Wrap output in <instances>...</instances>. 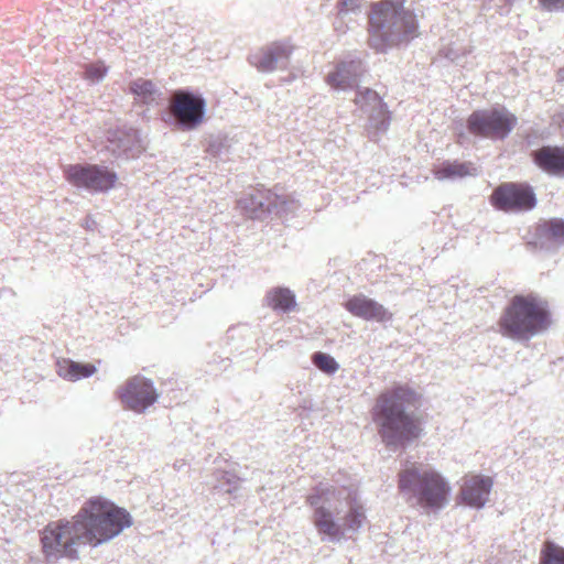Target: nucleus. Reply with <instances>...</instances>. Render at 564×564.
Here are the masks:
<instances>
[{"instance_id":"nucleus-1","label":"nucleus","mask_w":564,"mask_h":564,"mask_svg":"<svg viewBox=\"0 0 564 564\" xmlns=\"http://www.w3.org/2000/svg\"><path fill=\"white\" fill-rule=\"evenodd\" d=\"M417 397L406 384H397L378 395L372 409L373 422L389 449L404 448L420 437V420L409 410L415 405Z\"/></svg>"},{"instance_id":"nucleus-2","label":"nucleus","mask_w":564,"mask_h":564,"mask_svg":"<svg viewBox=\"0 0 564 564\" xmlns=\"http://www.w3.org/2000/svg\"><path fill=\"white\" fill-rule=\"evenodd\" d=\"M406 0H379L369 4V45L378 53L409 43L419 36V21Z\"/></svg>"},{"instance_id":"nucleus-3","label":"nucleus","mask_w":564,"mask_h":564,"mask_svg":"<svg viewBox=\"0 0 564 564\" xmlns=\"http://www.w3.org/2000/svg\"><path fill=\"white\" fill-rule=\"evenodd\" d=\"M131 525L132 517L126 509L104 497H91L73 517V545L82 542L99 546Z\"/></svg>"},{"instance_id":"nucleus-4","label":"nucleus","mask_w":564,"mask_h":564,"mask_svg":"<svg viewBox=\"0 0 564 564\" xmlns=\"http://www.w3.org/2000/svg\"><path fill=\"white\" fill-rule=\"evenodd\" d=\"M325 491L318 488L315 494L307 496V503L315 508L312 521L322 541L341 543L360 531L366 521L365 509L348 494L334 513L325 506H319Z\"/></svg>"},{"instance_id":"nucleus-5","label":"nucleus","mask_w":564,"mask_h":564,"mask_svg":"<svg viewBox=\"0 0 564 564\" xmlns=\"http://www.w3.org/2000/svg\"><path fill=\"white\" fill-rule=\"evenodd\" d=\"M550 325L547 303L533 293L514 295L498 322L500 334L514 341H529Z\"/></svg>"},{"instance_id":"nucleus-6","label":"nucleus","mask_w":564,"mask_h":564,"mask_svg":"<svg viewBox=\"0 0 564 564\" xmlns=\"http://www.w3.org/2000/svg\"><path fill=\"white\" fill-rule=\"evenodd\" d=\"M405 500L426 511H440L449 502L451 486L435 469L412 465L399 474Z\"/></svg>"},{"instance_id":"nucleus-7","label":"nucleus","mask_w":564,"mask_h":564,"mask_svg":"<svg viewBox=\"0 0 564 564\" xmlns=\"http://www.w3.org/2000/svg\"><path fill=\"white\" fill-rule=\"evenodd\" d=\"M518 123V118L505 107L479 109L467 119L468 131L491 140L506 139Z\"/></svg>"},{"instance_id":"nucleus-8","label":"nucleus","mask_w":564,"mask_h":564,"mask_svg":"<svg viewBox=\"0 0 564 564\" xmlns=\"http://www.w3.org/2000/svg\"><path fill=\"white\" fill-rule=\"evenodd\" d=\"M490 202L498 210L519 214L535 208L538 198L528 183L507 182L492 191Z\"/></svg>"},{"instance_id":"nucleus-9","label":"nucleus","mask_w":564,"mask_h":564,"mask_svg":"<svg viewBox=\"0 0 564 564\" xmlns=\"http://www.w3.org/2000/svg\"><path fill=\"white\" fill-rule=\"evenodd\" d=\"M206 101L200 95L187 90H177L171 105L174 123L183 130H193L204 120Z\"/></svg>"},{"instance_id":"nucleus-10","label":"nucleus","mask_w":564,"mask_h":564,"mask_svg":"<svg viewBox=\"0 0 564 564\" xmlns=\"http://www.w3.org/2000/svg\"><path fill=\"white\" fill-rule=\"evenodd\" d=\"M359 111L368 119L369 129L379 134L390 126L391 113L380 95L370 89L358 87L354 99Z\"/></svg>"},{"instance_id":"nucleus-11","label":"nucleus","mask_w":564,"mask_h":564,"mask_svg":"<svg viewBox=\"0 0 564 564\" xmlns=\"http://www.w3.org/2000/svg\"><path fill=\"white\" fill-rule=\"evenodd\" d=\"M284 205V197L264 188L254 189L238 200L239 209L247 217L261 220L270 214H279Z\"/></svg>"},{"instance_id":"nucleus-12","label":"nucleus","mask_w":564,"mask_h":564,"mask_svg":"<svg viewBox=\"0 0 564 564\" xmlns=\"http://www.w3.org/2000/svg\"><path fill=\"white\" fill-rule=\"evenodd\" d=\"M120 398L128 409L143 413L158 401L159 393L152 380L135 376L121 389Z\"/></svg>"},{"instance_id":"nucleus-13","label":"nucleus","mask_w":564,"mask_h":564,"mask_svg":"<svg viewBox=\"0 0 564 564\" xmlns=\"http://www.w3.org/2000/svg\"><path fill=\"white\" fill-rule=\"evenodd\" d=\"M293 46L288 42H273L259 53L249 57V62L261 73L284 70L289 67Z\"/></svg>"},{"instance_id":"nucleus-14","label":"nucleus","mask_w":564,"mask_h":564,"mask_svg":"<svg viewBox=\"0 0 564 564\" xmlns=\"http://www.w3.org/2000/svg\"><path fill=\"white\" fill-rule=\"evenodd\" d=\"M117 180L116 172L106 166L73 164V183L90 192H108Z\"/></svg>"},{"instance_id":"nucleus-15","label":"nucleus","mask_w":564,"mask_h":564,"mask_svg":"<svg viewBox=\"0 0 564 564\" xmlns=\"http://www.w3.org/2000/svg\"><path fill=\"white\" fill-rule=\"evenodd\" d=\"M364 70L361 59H344L335 66L334 70L326 75L325 80L336 91L358 89Z\"/></svg>"},{"instance_id":"nucleus-16","label":"nucleus","mask_w":564,"mask_h":564,"mask_svg":"<svg viewBox=\"0 0 564 564\" xmlns=\"http://www.w3.org/2000/svg\"><path fill=\"white\" fill-rule=\"evenodd\" d=\"M345 308L356 317L381 324L391 322L393 316L382 304L364 294H357L348 299Z\"/></svg>"},{"instance_id":"nucleus-17","label":"nucleus","mask_w":564,"mask_h":564,"mask_svg":"<svg viewBox=\"0 0 564 564\" xmlns=\"http://www.w3.org/2000/svg\"><path fill=\"white\" fill-rule=\"evenodd\" d=\"M41 542L47 558H57L67 554L70 545V527L68 523H50L42 532Z\"/></svg>"},{"instance_id":"nucleus-18","label":"nucleus","mask_w":564,"mask_h":564,"mask_svg":"<svg viewBox=\"0 0 564 564\" xmlns=\"http://www.w3.org/2000/svg\"><path fill=\"white\" fill-rule=\"evenodd\" d=\"M492 479L488 476L476 475L466 479L460 489L462 501L475 509H481L489 500Z\"/></svg>"},{"instance_id":"nucleus-19","label":"nucleus","mask_w":564,"mask_h":564,"mask_svg":"<svg viewBox=\"0 0 564 564\" xmlns=\"http://www.w3.org/2000/svg\"><path fill=\"white\" fill-rule=\"evenodd\" d=\"M531 156L544 173L564 177V147L543 145L532 151Z\"/></svg>"},{"instance_id":"nucleus-20","label":"nucleus","mask_w":564,"mask_h":564,"mask_svg":"<svg viewBox=\"0 0 564 564\" xmlns=\"http://www.w3.org/2000/svg\"><path fill=\"white\" fill-rule=\"evenodd\" d=\"M108 141L117 156L133 158L140 148L139 131L134 128H119L109 132Z\"/></svg>"},{"instance_id":"nucleus-21","label":"nucleus","mask_w":564,"mask_h":564,"mask_svg":"<svg viewBox=\"0 0 564 564\" xmlns=\"http://www.w3.org/2000/svg\"><path fill=\"white\" fill-rule=\"evenodd\" d=\"M364 4L365 0H337V17L334 23L336 31L345 33L354 29L357 25L356 18L364 12Z\"/></svg>"},{"instance_id":"nucleus-22","label":"nucleus","mask_w":564,"mask_h":564,"mask_svg":"<svg viewBox=\"0 0 564 564\" xmlns=\"http://www.w3.org/2000/svg\"><path fill=\"white\" fill-rule=\"evenodd\" d=\"M536 238L541 245L549 242L555 247L564 245V219L551 218L539 224Z\"/></svg>"},{"instance_id":"nucleus-23","label":"nucleus","mask_w":564,"mask_h":564,"mask_svg":"<svg viewBox=\"0 0 564 564\" xmlns=\"http://www.w3.org/2000/svg\"><path fill=\"white\" fill-rule=\"evenodd\" d=\"M268 305L276 312L290 313L296 308V296L285 286H276L267 293Z\"/></svg>"},{"instance_id":"nucleus-24","label":"nucleus","mask_w":564,"mask_h":564,"mask_svg":"<svg viewBox=\"0 0 564 564\" xmlns=\"http://www.w3.org/2000/svg\"><path fill=\"white\" fill-rule=\"evenodd\" d=\"M130 91L148 105L156 102L161 96L156 85L152 80L144 78L133 80L130 84Z\"/></svg>"},{"instance_id":"nucleus-25","label":"nucleus","mask_w":564,"mask_h":564,"mask_svg":"<svg viewBox=\"0 0 564 564\" xmlns=\"http://www.w3.org/2000/svg\"><path fill=\"white\" fill-rule=\"evenodd\" d=\"M214 478L216 481L214 489L218 492L234 495L240 489L241 479L234 473L218 470L214 474Z\"/></svg>"},{"instance_id":"nucleus-26","label":"nucleus","mask_w":564,"mask_h":564,"mask_svg":"<svg viewBox=\"0 0 564 564\" xmlns=\"http://www.w3.org/2000/svg\"><path fill=\"white\" fill-rule=\"evenodd\" d=\"M469 169L468 163L445 162L435 171V177L440 181L463 177L470 174Z\"/></svg>"},{"instance_id":"nucleus-27","label":"nucleus","mask_w":564,"mask_h":564,"mask_svg":"<svg viewBox=\"0 0 564 564\" xmlns=\"http://www.w3.org/2000/svg\"><path fill=\"white\" fill-rule=\"evenodd\" d=\"M312 359H313V364L319 370H322V371H324V372H326L328 375L335 373L338 370V368H339V365L335 360L334 357H332L328 354L322 352V351L315 352L313 355Z\"/></svg>"},{"instance_id":"nucleus-28","label":"nucleus","mask_w":564,"mask_h":564,"mask_svg":"<svg viewBox=\"0 0 564 564\" xmlns=\"http://www.w3.org/2000/svg\"><path fill=\"white\" fill-rule=\"evenodd\" d=\"M540 564H564V547L547 545L541 552Z\"/></svg>"},{"instance_id":"nucleus-29","label":"nucleus","mask_w":564,"mask_h":564,"mask_svg":"<svg viewBox=\"0 0 564 564\" xmlns=\"http://www.w3.org/2000/svg\"><path fill=\"white\" fill-rule=\"evenodd\" d=\"M466 53H467L466 48L457 43L451 44L441 50V54L445 58H447L456 64L462 63V59L466 55Z\"/></svg>"},{"instance_id":"nucleus-30","label":"nucleus","mask_w":564,"mask_h":564,"mask_svg":"<svg viewBox=\"0 0 564 564\" xmlns=\"http://www.w3.org/2000/svg\"><path fill=\"white\" fill-rule=\"evenodd\" d=\"M107 73V68L104 64H87L85 66L84 76L86 79L90 80L91 83H98L100 82Z\"/></svg>"},{"instance_id":"nucleus-31","label":"nucleus","mask_w":564,"mask_h":564,"mask_svg":"<svg viewBox=\"0 0 564 564\" xmlns=\"http://www.w3.org/2000/svg\"><path fill=\"white\" fill-rule=\"evenodd\" d=\"M97 367L93 364H83L73 360V381L93 376Z\"/></svg>"},{"instance_id":"nucleus-32","label":"nucleus","mask_w":564,"mask_h":564,"mask_svg":"<svg viewBox=\"0 0 564 564\" xmlns=\"http://www.w3.org/2000/svg\"><path fill=\"white\" fill-rule=\"evenodd\" d=\"M539 3L549 12L564 11V0H539Z\"/></svg>"},{"instance_id":"nucleus-33","label":"nucleus","mask_w":564,"mask_h":564,"mask_svg":"<svg viewBox=\"0 0 564 564\" xmlns=\"http://www.w3.org/2000/svg\"><path fill=\"white\" fill-rule=\"evenodd\" d=\"M209 151H210V153H213L214 155L219 154V153H218V150L216 149V142H210V144H209Z\"/></svg>"},{"instance_id":"nucleus-34","label":"nucleus","mask_w":564,"mask_h":564,"mask_svg":"<svg viewBox=\"0 0 564 564\" xmlns=\"http://www.w3.org/2000/svg\"><path fill=\"white\" fill-rule=\"evenodd\" d=\"M557 76H558V82L564 84V67L558 70Z\"/></svg>"},{"instance_id":"nucleus-35","label":"nucleus","mask_w":564,"mask_h":564,"mask_svg":"<svg viewBox=\"0 0 564 564\" xmlns=\"http://www.w3.org/2000/svg\"><path fill=\"white\" fill-rule=\"evenodd\" d=\"M85 226H86L88 229H90V230H91V229L94 228V226H95V221H94V220H88V219H87V220H86Z\"/></svg>"},{"instance_id":"nucleus-36","label":"nucleus","mask_w":564,"mask_h":564,"mask_svg":"<svg viewBox=\"0 0 564 564\" xmlns=\"http://www.w3.org/2000/svg\"><path fill=\"white\" fill-rule=\"evenodd\" d=\"M561 120H562V122L564 124V111L561 113Z\"/></svg>"},{"instance_id":"nucleus-37","label":"nucleus","mask_w":564,"mask_h":564,"mask_svg":"<svg viewBox=\"0 0 564 564\" xmlns=\"http://www.w3.org/2000/svg\"><path fill=\"white\" fill-rule=\"evenodd\" d=\"M75 554H76V551L73 549V555H72V558L75 560Z\"/></svg>"}]
</instances>
